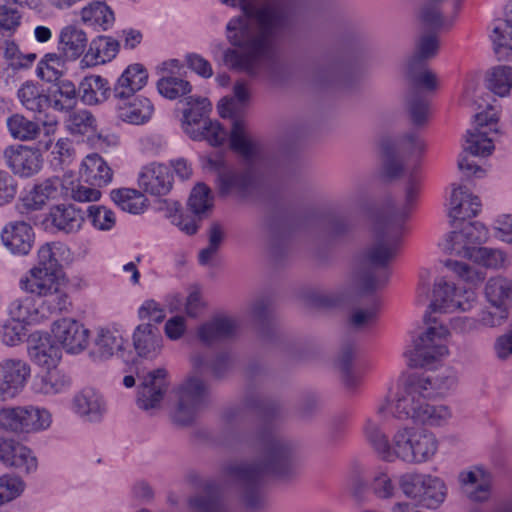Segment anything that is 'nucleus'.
Segmentation results:
<instances>
[{"instance_id":"obj_1","label":"nucleus","mask_w":512,"mask_h":512,"mask_svg":"<svg viewBox=\"0 0 512 512\" xmlns=\"http://www.w3.org/2000/svg\"><path fill=\"white\" fill-rule=\"evenodd\" d=\"M425 149L424 140L415 132L406 133L395 142L389 139L381 142L384 171L387 176L398 177L403 171L404 161L413 162L414 168L407 178L405 203L402 209L396 214L377 218L374 224V241L366 256L369 262L376 266H386L397 254L404 230V220L420 193L422 175L418 163Z\"/></svg>"},{"instance_id":"obj_2","label":"nucleus","mask_w":512,"mask_h":512,"mask_svg":"<svg viewBox=\"0 0 512 512\" xmlns=\"http://www.w3.org/2000/svg\"><path fill=\"white\" fill-rule=\"evenodd\" d=\"M457 385L453 373L432 376H412L399 387L389 412L397 419L412 420L429 427H443L453 417L451 407L435 403Z\"/></svg>"},{"instance_id":"obj_3","label":"nucleus","mask_w":512,"mask_h":512,"mask_svg":"<svg viewBox=\"0 0 512 512\" xmlns=\"http://www.w3.org/2000/svg\"><path fill=\"white\" fill-rule=\"evenodd\" d=\"M263 452L260 462L255 467L242 463H231L224 468L227 479L240 484L245 489V500L249 507L259 508L263 496L257 490L263 474H272L284 478L294 469V451L283 439L269 435L263 439Z\"/></svg>"},{"instance_id":"obj_4","label":"nucleus","mask_w":512,"mask_h":512,"mask_svg":"<svg viewBox=\"0 0 512 512\" xmlns=\"http://www.w3.org/2000/svg\"><path fill=\"white\" fill-rule=\"evenodd\" d=\"M230 147L249 165L245 171L223 170L219 172V189L222 195L247 196L254 188L253 169L263 165L265 152L259 141L248 131L243 120L233 122Z\"/></svg>"},{"instance_id":"obj_5","label":"nucleus","mask_w":512,"mask_h":512,"mask_svg":"<svg viewBox=\"0 0 512 512\" xmlns=\"http://www.w3.org/2000/svg\"><path fill=\"white\" fill-rule=\"evenodd\" d=\"M394 460L407 463H423L430 460L438 450L434 433L419 427H403L394 434Z\"/></svg>"},{"instance_id":"obj_6","label":"nucleus","mask_w":512,"mask_h":512,"mask_svg":"<svg viewBox=\"0 0 512 512\" xmlns=\"http://www.w3.org/2000/svg\"><path fill=\"white\" fill-rule=\"evenodd\" d=\"M51 423L50 413L34 405L4 407L0 409V428L22 434L47 429Z\"/></svg>"},{"instance_id":"obj_7","label":"nucleus","mask_w":512,"mask_h":512,"mask_svg":"<svg viewBox=\"0 0 512 512\" xmlns=\"http://www.w3.org/2000/svg\"><path fill=\"white\" fill-rule=\"evenodd\" d=\"M446 327L431 326L415 341L414 348L405 353L411 367H426L448 354Z\"/></svg>"},{"instance_id":"obj_8","label":"nucleus","mask_w":512,"mask_h":512,"mask_svg":"<svg viewBox=\"0 0 512 512\" xmlns=\"http://www.w3.org/2000/svg\"><path fill=\"white\" fill-rule=\"evenodd\" d=\"M498 112L493 106L475 115L473 129L467 131L463 143L464 152L474 156H489L494 150L492 133H497Z\"/></svg>"},{"instance_id":"obj_9","label":"nucleus","mask_w":512,"mask_h":512,"mask_svg":"<svg viewBox=\"0 0 512 512\" xmlns=\"http://www.w3.org/2000/svg\"><path fill=\"white\" fill-rule=\"evenodd\" d=\"M400 484L408 497L429 509L437 508L446 496V487L437 477L406 474L401 477Z\"/></svg>"},{"instance_id":"obj_10","label":"nucleus","mask_w":512,"mask_h":512,"mask_svg":"<svg viewBox=\"0 0 512 512\" xmlns=\"http://www.w3.org/2000/svg\"><path fill=\"white\" fill-rule=\"evenodd\" d=\"M476 302V294L472 289L456 287L453 282L444 278L434 284L431 306L435 311L453 312L470 310Z\"/></svg>"},{"instance_id":"obj_11","label":"nucleus","mask_w":512,"mask_h":512,"mask_svg":"<svg viewBox=\"0 0 512 512\" xmlns=\"http://www.w3.org/2000/svg\"><path fill=\"white\" fill-rule=\"evenodd\" d=\"M408 70L414 86L409 100V112L412 122L420 125L428 118L429 104L427 98L418 91V88L433 91L438 86V80L435 73L423 68V64L411 68V64L408 63Z\"/></svg>"},{"instance_id":"obj_12","label":"nucleus","mask_w":512,"mask_h":512,"mask_svg":"<svg viewBox=\"0 0 512 512\" xmlns=\"http://www.w3.org/2000/svg\"><path fill=\"white\" fill-rule=\"evenodd\" d=\"M205 385L198 377H190L178 391V405L173 419L180 425L191 424L205 398Z\"/></svg>"},{"instance_id":"obj_13","label":"nucleus","mask_w":512,"mask_h":512,"mask_svg":"<svg viewBox=\"0 0 512 512\" xmlns=\"http://www.w3.org/2000/svg\"><path fill=\"white\" fill-rule=\"evenodd\" d=\"M31 375L27 362L5 359L0 362V402L16 398L26 386Z\"/></svg>"},{"instance_id":"obj_14","label":"nucleus","mask_w":512,"mask_h":512,"mask_svg":"<svg viewBox=\"0 0 512 512\" xmlns=\"http://www.w3.org/2000/svg\"><path fill=\"white\" fill-rule=\"evenodd\" d=\"M64 191V178L44 179L36 183L16 205L21 214L42 210L49 201L57 199Z\"/></svg>"},{"instance_id":"obj_15","label":"nucleus","mask_w":512,"mask_h":512,"mask_svg":"<svg viewBox=\"0 0 512 512\" xmlns=\"http://www.w3.org/2000/svg\"><path fill=\"white\" fill-rule=\"evenodd\" d=\"M52 335L68 353L76 354L88 346L89 330L79 321L65 317L52 324Z\"/></svg>"},{"instance_id":"obj_16","label":"nucleus","mask_w":512,"mask_h":512,"mask_svg":"<svg viewBox=\"0 0 512 512\" xmlns=\"http://www.w3.org/2000/svg\"><path fill=\"white\" fill-rule=\"evenodd\" d=\"M4 158L11 171L20 177H31L42 167L39 150L25 145H12L5 149Z\"/></svg>"},{"instance_id":"obj_17","label":"nucleus","mask_w":512,"mask_h":512,"mask_svg":"<svg viewBox=\"0 0 512 512\" xmlns=\"http://www.w3.org/2000/svg\"><path fill=\"white\" fill-rule=\"evenodd\" d=\"M138 185L144 192L151 195H166L172 188L173 175L168 166L152 163L142 168Z\"/></svg>"},{"instance_id":"obj_18","label":"nucleus","mask_w":512,"mask_h":512,"mask_svg":"<svg viewBox=\"0 0 512 512\" xmlns=\"http://www.w3.org/2000/svg\"><path fill=\"white\" fill-rule=\"evenodd\" d=\"M0 461L8 466L29 473L37 468V459L31 450L22 443L11 439H0Z\"/></svg>"},{"instance_id":"obj_19","label":"nucleus","mask_w":512,"mask_h":512,"mask_svg":"<svg viewBox=\"0 0 512 512\" xmlns=\"http://www.w3.org/2000/svg\"><path fill=\"white\" fill-rule=\"evenodd\" d=\"M167 387L165 369L160 368L150 372L145 377L138 392L137 401L139 407L145 410L157 407L162 401Z\"/></svg>"},{"instance_id":"obj_20","label":"nucleus","mask_w":512,"mask_h":512,"mask_svg":"<svg viewBox=\"0 0 512 512\" xmlns=\"http://www.w3.org/2000/svg\"><path fill=\"white\" fill-rule=\"evenodd\" d=\"M1 239L13 253L26 255L32 248L34 233L30 224L24 221H14L3 228Z\"/></svg>"},{"instance_id":"obj_21","label":"nucleus","mask_w":512,"mask_h":512,"mask_svg":"<svg viewBox=\"0 0 512 512\" xmlns=\"http://www.w3.org/2000/svg\"><path fill=\"white\" fill-rule=\"evenodd\" d=\"M62 281L57 271L45 270L43 268H31L20 278L19 287L24 292L41 298Z\"/></svg>"},{"instance_id":"obj_22","label":"nucleus","mask_w":512,"mask_h":512,"mask_svg":"<svg viewBox=\"0 0 512 512\" xmlns=\"http://www.w3.org/2000/svg\"><path fill=\"white\" fill-rule=\"evenodd\" d=\"M481 206L478 196L471 194L466 187H454L450 197L448 215L453 221H463L475 217L480 212Z\"/></svg>"},{"instance_id":"obj_23","label":"nucleus","mask_w":512,"mask_h":512,"mask_svg":"<svg viewBox=\"0 0 512 512\" xmlns=\"http://www.w3.org/2000/svg\"><path fill=\"white\" fill-rule=\"evenodd\" d=\"M148 81L146 68L139 63L129 65L114 85L113 93L117 99H128L141 90Z\"/></svg>"},{"instance_id":"obj_24","label":"nucleus","mask_w":512,"mask_h":512,"mask_svg":"<svg viewBox=\"0 0 512 512\" xmlns=\"http://www.w3.org/2000/svg\"><path fill=\"white\" fill-rule=\"evenodd\" d=\"M239 325L235 318L217 316L203 323L197 331L198 338L205 344L232 338L236 335Z\"/></svg>"},{"instance_id":"obj_25","label":"nucleus","mask_w":512,"mask_h":512,"mask_svg":"<svg viewBox=\"0 0 512 512\" xmlns=\"http://www.w3.org/2000/svg\"><path fill=\"white\" fill-rule=\"evenodd\" d=\"M80 177L89 185L101 188L112 181L113 171L100 155L93 153L83 159Z\"/></svg>"},{"instance_id":"obj_26","label":"nucleus","mask_w":512,"mask_h":512,"mask_svg":"<svg viewBox=\"0 0 512 512\" xmlns=\"http://www.w3.org/2000/svg\"><path fill=\"white\" fill-rule=\"evenodd\" d=\"M87 43V35L81 28L67 25L59 33V54L66 60L74 61L84 53Z\"/></svg>"},{"instance_id":"obj_27","label":"nucleus","mask_w":512,"mask_h":512,"mask_svg":"<svg viewBox=\"0 0 512 512\" xmlns=\"http://www.w3.org/2000/svg\"><path fill=\"white\" fill-rule=\"evenodd\" d=\"M187 104L190 108L183 112L182 127L192 139H198L201 136L203 122L209 120L206 116L211 110V104L206 98L192 97L188 98Z\"/></svg>"},{"instance_id":"obj_28","label":"nucleus","mask_w":512,"mask_h":512,"mask_svg":"<svg viewBox=\"0 0 512 512\" xmlns=\"http://www.w3.org/2000/svg\"><path fill=\"white\" fill-rule=\"evenodd\" d=\"M8 314L13 321L24 324H37L44 321L39 299L26 295L14 299L8 305Z\"/></svg>"},{"instance_id":"obj_29","label":"nucleus","mask_w":512,"mask_h":512,"mask_svg":"<svg viewBox=\"0 0 512 512\" xmlns=\"http://www.w3.org/2000/svg\"><path fill=\"white\" fill-rule=\"evenodd\" d=\"M78 94L72 81L60 80L47 90L46 109L52 107L58 111H68L77 104Z\"/></svg>"},{"instance_id":"obj_30","label":"nucleus","mask_w":512,"mask_h":512,"mask_svg":"<svg viewBox=\"0 0 512 512\" xmlns=\"http://www.w3.org/2000/svg\"><path fill=\"white\" fill-rule=\"evenodd\" d=\"M74 410L89 420H97L106 411V403L102 395L94 388L86 387L73 399Z\"/></svg>"},{"instance_id":"obj_31","label":"nucleus","mask_w":512,"mask_h":512,"mask_svg":"<svg viewBox=\"0 0 512 512\" xmlns=\"http://www.w3.org/2000/svg\"><path fill=\"white\" fill-rule=\"evenodd\" d=\"M154 113V105L149 98L137 96L121 104L118 108L119 117L130 124L143 125Z\"/></svg>"},{"instance_id":"obj_32","label":"nucleus","mask_w":512,"mask_h":512,"mask_svg":"<svg viewBox=\"0 0 512 512\" xmlns=\"http://www.w3.org/2000/svg\"><path fill=\"white\" fill-rule=\"evenodd\" d=\"M81 100L87 105L105 102L111 94V87L107 79L100 75L85 76L79 84Z\"/></svg>"},{"instance_id":"obj_33","label":"nucleus","mask_w":512,"mask_h":512,"mask_svg":"<svg viewBox=\"0 0 512 512\" xmlns=\"http://www.w3.org/2000/svg\"><path fill=\"white\" fill-rule=\"evenodd\" d=\"M49 219L54 227L65 233L77 232L83 222L82 213L72 205H57L51 208Z\"/></svg>"},{"instance_id":"obj_34","label":"nucleus","mask_w":512,"mask_h":512,"mask_svg":"<svg viewBox=\"0 0 512 512\" xmlns=\"http://www.w3.org/2000/svg\"><path fill=\"white\" fill-rule=\"evenodd\" d=\"M134 347L140 356L157 353L162 345V337L157 327L151 323L139 325L133 335Z\"/></svg>"},{"instance_id":"obj_35","label":"nucleus","mask_w":512,"mask_h":512,"mask_svg":"<svg viewBox=\"0 0 512 512\" xmlns=\"http://www.w3.org/2000/svg\"><path fill=\"white\" fill-rule=\"evenodd\" d=\"M80 16L85 25L103 31L111 28L115 21L113 11L103 2H93L83 7Z\"/></svg>"},{"instance_id":"obj_36","label":"nucleus","mask_w":512,"mask_h":512,"mask_svg":"<svg viewBox=\"0 0 512 512\" xmlns=\"http://www.w3.org/2000/svg\"><path fill=\"white\" fill-rule=\"evenodd\" d=\"M459 478L472 500L484 501L489 497L491 478L482 469L462 472Z\"/></svg>"},{"instance_id":"obj_37","label":"nucleus","mask_w":512,"mask_h":512,"mask_svg":"<svg viewBox=\"0 0 512 512\" xmlns=\"http://www.w3.org/2000/svg\"><path fill=\"white\" fill-rule=\"evenodd\" d=\"M39 305L44 320L51 315L67 311L71 306L70 297L67 291V285L64 281L60 282L51 291L44 294L39 299Z\"/></svg>"},{"instance_id":"obj_38","label":"nucleus","mask_w":512,"mask_h":512,"mask_svg":"<svg viewBox=\"0 0 512 512\" xmlns=\"http://www.w3.org/2000/svg\"><path fill=\"white\" fill-rule=\"evenodd\" d=\"M367 441L373 446L376 452L386 461H394V438L390 444L380 428V423L375 419H367L363 427Z\"/></svg>"},{"instance_id":"obj_39","label":"nucleus","mask_w":512,"mask_h":512,"mask_svg":"<svg viewBox=\"0 0 512 512\" xmlns=\"http://www.w3.org/2000/svg\"><path fill=\"white\" fill-rule=\"evenodd\" d=\"M111 199L123 211L140 214L147 207V198L136 189L120 188L111 191Z\"/></svg>"},{"instance_id":"obj_40","label":"nucleus","mask_w":512,"mask_h":512,"mask_svg":"<svg viewBox=\"0 0 512 512\" xmlns=\"http://www.w3.org/2000/svg\"><path fill=\"white\" fill-rule=\"evenodd\" d=\"M71 387V378L61 370L48 369V371L35 382L37 392L46 395H55L66 392Z\"/></svg>"},{"instance_id":"obj_41","label":"nucleus","mask_w":512,"mask_h":512,"mask_svg":"<svg viewBox=\"0 0 512 512\" xmlns=\"http://www.w3.org/2000/svg\"><path fill=\"white\" fill-rule=\"evenodd\" d=\"M119 51V43L111 38H99L94 40L84 56V60L90 65L104 64L116 57Z\"/></svg>"},{"instance_id":"obj_42","label":"nucleus","mask_w":512,"mask_h":512,"mask_svg":"<svg viewBox=\"0 0 512 512\" xmlns=\"http://www.w3.org/2000/svg\"><path fill=\"white\" fill-rule=\"evenodd\" d=\"M485 294L493 307L508 310L512 303V283L504 278H492L486 284Z\"/></svg>"},{"instance_id":"obj_43","label":"nucleus","mask_w":512,"mask_h":512,"mask_svg":"<svg viewBox=\"0 0 512 512\" xmlns=\"http://www.w3.org/2000/svg\"><path fill=\"white\" fill-rule=\"evenodd\" d=\"M29 355L36 364L51 369L55 368L60 361L62 352L58 345L51 343L47 338L31 347Z\"/></svg>"},{"instance_id":"obj_44","label":"nucleus","mask_w":512,"mask_h":512,"mask_svg":"<svg viewBox=\"0 0 512 512\" xmlns=\"http://www.w3.org/2000/svg\"><path fill=\"white\" fill-rule=\"evenodd\" d=\"M487 87L496 95L504 97L512 88V67L500 65L487 75Z\"/></svg>"},{"instance_id":"obj_45","label":"nucleus","mask_w":512,"mask_h":512,"mask_svg":"<svg viewBox=\"0 0 512 512\" xmlns=\"http://www.w3.org/2000/svg\"><path fill=\"white\" fill-rule=\"evenodd\" d=\"M64 194L78 202L97 201L101 197L98 187L85 186L68 174L64 175Z\"/></svg>"},{"instance_id":"obj_46","label":"nucleus","mask_w":512,"mask_h":512,"mask_svg":"<svg viewBox=\"0 0 512 512\" xmlns=\"http://www.w3.org/2000/svg\"><path fill=\"white\" fill-rule=\"evenodd\" d=\"M439 49L438 38L434 33H426L423 34L415 47V52L411 59L409 60V64H411V68L416 65H422L425 61L434 58Z\"/></svg>"},{"instance_id":"obj_47","label":"nucleus","mask_w":512,"mask_h":512,"mask_svg":"<svg viewBox=\"0 0 512 512\" xmlns=\"http://www.w3.org/2000/svg\"><path fill=\"white\" fill-rule=\"evenodd\" d=\"M66 59L61 54L48 53L39 62L38 76L47 82H58L63 73L64 62Z\"/></svg>"},{"instance_id":"obj_48","label":"nucleus","mask_w":512,"mask_h":512,"mask_svg":"<svg viewBox=\"0 0 512 512\" xmlns=\"http://www.w3.org/2000/svg\"><path fill=\"white\" fill-rule=\"evenodd\" d=\"M7 126L11 135L20 140L35 139L40 132V127L37 123L19 114L11 116L7 120Z\"/></svg>"},{"instance_id":"obj_49","label":"nucleus","mask_w":512,"mask_h":512,"mask_svg":"<svg viewBox=\"0 0 512 512\" xmlns=\"http://www.w3.org/2000/svg\"><path fill=\"white\" fill-rule=\"evenodd\" d=\"M441 247L446 253L468 259H470L472 251L476 248V246H472L468 243V239H466V235L462 229L449 233L441 243Z\"/></svg>"},{"instance_id":"obj_50","label":"nucleus","mask_w":512,"mask_h":512,"mask_svg":"<svg viewBox=\"0 0 512 512\" xmlns=\"http://www.w3.org/2000/svg\"><path fill=\"white\" fill-rule=\"evenodd\" d=\"M18 98L21 103L33 112H42L46 110V94H43L40 89L32 84L25 83L18 90Z\"/></svg>"},{"instance_id":"obj_51","label":"nucleus","mask_w":512,"mask_h":512,"mask_svg":"<svg viewBox=\"0 0 512 512\" xmlns=\"http://www.w3.org/2000/svg\"><path fill=\"white\" fill-rule=\"evenodd\" d=\"M124 339L116 329H101L99 331L96 345L103 357H110L122 349Z\"/></svg>"},{"instance_id":"obj_52","label":"nucleus","mask_w":512,"mask_h":512,"mask_svg":"<svg viewBox=\"0 0 512 512\" xmlns=\"http://www.w3.org/2000/svg\"><path fill=\"white\" fill-rule=\"evenodd\" d=\"M234 95L235 98H223L220 101L218 111L222 118L234 116L237 109L236 101L241 104L248 101L250 93L247 84L243 81L237 82L234 86Z\"/></svg>"},{"instance_id":"obj_53","label":"nucleus","mask_w":512,"mask_h":512,"mask_svg":"<svg viewBox=\"0 0 512 512\" xmlns=\"http://www.w3.org/2000/svg\"><path fill=\"white\" fill-rule=\"evenodd\" d=\"M67 127L72 134L85 135L95 131L96 119L88 110L74 111L69 115Z\"/></svg>"},{"instance_id":"obj_54","label":"nucleus","mask_w":512,"mask_h":512,"mask_svg":"<svg viewBox=\"0 0 512 512\" xmlns=\"http://www.w3.org/2000/svg\"><path fill=\"white\" fill-rule=\"evenodd\" d=\"M188 204L195 215L210 211L213 207V197L209 187L203 183L197 184L191 192Z\"/></svg>"},{"instance_id":"obj_55","label":"nucleus","mask_w":512,"mask_h":512,"mask_svg":"<svg viewBox=\"0 0 512 512\" xmlns=\"http://www.w3.org/2000/svg\"><path fill=\"white\" fill-rule=\"evenodd\" d=\"M157 88L161 95L169 99H176L191 91V85L188 81L175 76L161 78L158 81Z\"/></svg>"},{"instance_id":"obj_56","label":"nucleus","mask_w":512,"mask_h":512,"mask_svg":"<svg viewBox=\"0 0 512 512\" xmlns=\"http://www.w3.org/2000/svg\"><path fill=\"white\" fill-rule=\"evenodd\" d=\"M470 259L487 268H500L506 261V255L499 249L476 247Z\"/></svg>"},{"instance_id":"obj_57","label":"nucleus","mask_w":512,"mask_h":512,"mask_svg":"<svg viewBox=\"0 0 512 512\" xmlns=\"http://www.w3.org/2000/svg\"><path fill=\"white\" fill-rule=\"evenodd\" d=\"M25 489L24 481L12 474L0 476V505L19 497Z\"/></svg>"},{"instance_id":"obj_58","label":"nucleus","mask_w":512,"mask_h":512,"mask_svg":"<svg viewBox=\"0 0 512 512\" xmlns=\"http://www.w3.org/2000/svg\"><path fill=\"white\" fill-rule=\"evenodd\" d=\"M201 136L197 140H206L212 146L223 145L228 139L227 130L218 122L211 119L203 122Z\"/></svg>"},{"instance_id":"obj_59","label":"nucleus","mask_w":512,"mask_h":512,"mask_svg":"<svg viewBox=\"0 0 512 512\" xmlns=\"http://www.w3.org/2000/svg\"><path fill=\"white\" fill-rule=\"evenodd\" d=\"M491 39L496 53H499L501 48L512 50V17L495 24Z\"/></svg>"},{"instance_id":"obj_60","label":"nucleus","mask_w":512,"mask_h":512,"mask_svg":"<svg viewBox=\"0 0 512 512\" xmlns=\"http://www.w3.org/2000/svg\"><path fill=\"white\" fill-rule=\"evenodd\" d=\"M88 217L99 230H109L116 222L114 212L104 206L92 205L88 208Z\"/></svg>"},{"instance_id":"obj_61","label":"nucleus","mask_w":512,"mask_h":512,"mask_svg":"<svg viewBox=\"0 0 512 512\" xmlns=\"http://www.w3.org/2000/svg\"><path fill=\"white\" fill-rule=\"evenodd\" d=\"M22 15L17 8L9 5H0V34L17 30L21 24Z\"/></svg>"},{"instance_id":"obj_62","label":"nucleus","mask_w":512,"mask_h":512,"mask_svg":"<svg viewBox=\"0 0 512 512\" xmlns=\"http://www.w3.org/2000/svg\"><path fill=\"white\" fill-rule=\"evenodd\" d=\"M60 247L56 243H46L38 250V265L34 268L57 271V251Z\"/></svg>"},{"instance_id":"obj_63","label":"nucleus","mask_w":512,"mask_h":512,"mask_svg":"<svg viewBox=\"0 0 512 512\" xmlns=\"http://www.w3.org/2000/svg\"><path fill=\"white\" fill-rule=\"evenodd\" d=\"M18 184L7 171L0 169V207L11 203L16 197Z\"/></svg>"},{"instance_id":"obj_64","label":"nucleus","mask_w":512,"mask_h":512,"mask_svg":"<svg viewBox=\"0 0 512 512\" xmlns=\"http://www.w3.org/2000/svg\"><path fill=\"white\" fill-rule=\"evenodd\" d=\"M377 317V309L375 306L364 309L356 308L351 313L349 323L353 328L361 329L371 325Z\"/></svg>"}]
</instances>
